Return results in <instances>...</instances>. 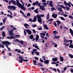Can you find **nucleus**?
Instances as JSON below:
<instances>
[{
    "label": "nucleus",
    "instance_id": "obj_1",
    "mask_svg": "<svg viewBox=\"0 0 73 73\" xmlns=\"http://www.w3.org/2000/svg\"><path fill=\"white\" fill-rule=\"evenodd\" d=\"M16 2L15 1L11 0V1H10L9 3L10 4L11 3H12L13 4L15 5H17V6H18L19 8H21V9H23V10H24V11H25V10L27 9L24 7L23 6V5L19 3V0H16Z\"/></svg>",
    "mask_w": 73,
    "mask_h": 73
},
{
    "label": "nucleus",
    "instance_id": "obj_2",
    "mask_svg": "<svg viewBox=\"0 0 73 73\" xmlns=\"http://www.w3.org/2000/svg\"><path fill=\"white\" fill-rule=\"evenodd\" d=\"M2 44L3 45H5V46L8 48L9 51V47H8V45H9V42L8 41H5L2 42Z\"/></svg>",
    "mask_w": 73,
    "mask_h": 73
},
{
    "label": "nucleus",
    "instance_id": "obj_3",
    "mask_svg": "<svg viewBox=\"0 0 73 73\" xmlns=\"http://www.w3.org/2000/svg\"><path fill=\"white\" fill-rule=\"evenodd\" d=\"M36 17L38 18V21L40 23V24L42 23V19L41 18L39 17H38V16L36 15Z\"/></svg>",
    "mask_w": 73,
    "mask_h": 73
},
{
    "label": "nucleus",
    "instance_id": "obj_4",
    "mask_svg": "<svg viewBox=\"0 0 73 73\" xmlns=\"http://www.w3.org/2000/svg\"><path fill=\"white\" fill-rule=\"evenodd\" d=\"M16 8V7L14 6H9V9H12V10H14Z\"/></svg>",
    "mask_w": 73,
    "mask_h": 73
},
{
    "label": "nucleus",
    "instance_id": "obj_5",
    "mask_svg": "<svg viewBox=\"0 0 73 73\" xmlns=\"http://www.w3.org/2000/svg\"><path fill=\"white\" fill-rule=\"evenodd\" d=\"M23 57L20 56L19 57V58H20L19 60V63H22L23 62V60H24V59L23 58Z\"/></svg>",
    "mask_w": 73,
    "mask_h": 73
},
{
    "label": "nucleus",
    "instance_id": "obj_6",
    "mask_svg": "<svg viewBox=\"0 0 73 73\" xmlns=\"http://www.w3.org/2000/svg\"><path fill=\"white\" fill-rule=\"evenodd\" d=\"M14 30H16V28L15 27H13V29H11V30L10 31V35H13V32Z\"/></svg>",
    "mask_w": 73,
    "mask_h": 73
},
{
    "label": "nucleus",
    "instance_id": "obj_7",
    "mask_svg": "<svg viewBox=\"0 0 73 73\" xmlns=\"http://www.w3.org/2000/svg\"><path fill=\"white\" fill-rule=\"evenodd\" d=\"M73 41L72 40H67L66 39H64V42H70V43H72V42Z\"/></svg>",
    "mask_w": 73,
    "mask_h": 73
},
{
    "label": "nucleus",
    "instance_id": "obj_8",
    "mask_svg": "<svg viewBox=\"0 0 73 73\" xmlns=\"http://www.w3.org/2000/svg\"><path fill=\"white\" fill-rule=\"evenodd\" d=\"M49 5L51 7H53L54 6L53 5V1H51L49 2Z\"/></svg>",
    "mask_w": 73,
    "mask_h": 73
},
{
    "label": "nucleus",
    "instance_id": "obj_9",
    "mask_svg": "<svg viewBox=\"0 0 73 73\" xmlns=\"http://www.w3.org/2000/svg\"><path fill=\"white\" fill-rule=\"evenodd\" d=\"M64 4L65 5H68L69 7H71V5H70V4L69 3H66V1H64Z\"/></svg>",
    "mask_w": 73,
    "mask_h": 73
},
{
    "label": "nucleus",
    "instance_id": "obj_10",
    "mask_svg": "<svg viewBox=\"0 0 73 73\" xmlns=\"http://www.w3.org/2000/svg\"><path fill=\"white\" fill-rule=\"evenodd\" d=\"M39 9H41L42 11L45 10V7H44V6L43 5H40V7Z\"/></svg>",
    "mask_w": 73,
    "mask_h": 73
},
{
    "label": "nucleus",
    "instance_id": "obj_11",
    "mask_svg": "<svg viewBox=\"0 0 73 73\" xmlns=\"http://www.w3.org/2000/svg\"><path fill=\"white\" fill-rule=\"evenodd\" d=\"M26 31L28 33V34H29V35H31V33H32V31H31L29 29L26 30Z\"/></svg>",
    "mask_w": 73,
    "mask_h": 73
},
{
    "label": "nucleus",
    "instance_id": "obj_12",
    "mask_svg": "<svg viewBox=\"0 0 73 73\" xmlns=\"http://www.w3.org/2000/svg\"><path fill=\"white\" fill-rule=\"evenodd\" d=\"M37 17L36 16H35L33 18V22L35 23V22H36L37 21Z\"/></svg>",
    "mask_w": 73,
    "mask_h": 73
},
{
    "label": "nucleus",
    "instance_id": "obj_13",
    "mask_svg": "<svg viewBox=\"0 0 73 73\" xmlns=\"http://www.w3.org/2000/svg\"><path fill=\"white\" fill-rule=\"evenodd\" d=\"M36 16H38L39 17H40V18H41V17H44V15L41 14L40 15H37Z\"/></svg>",
    "mask_w": 73,
    "mask_h": 73
},
{
    "label": "nucleus",
    "instance_id": "obj_14",
    "mask_svg": "<svg viewBox=\"0 0 73 73\" xmlns=\"http://www.w3.org/2000/svg\"><path fill=\"white\" fill-rule=\"evenodd\" d=\"M58 7V10L60 12H62V8L61 7Z\"/></svg>",
    "mask_w": 73,
    "mask_h": 73
},
{
    "label": "nucleus",
    "instance_id": "obj_15",
    "mask_svg": "<svg viewBox=\"0 0 73 73\" xmlns=\"http://www.w3.org/2000/svg\"><path fill=\"white\" fill-rule=\"evenodd\" d=\"M56 22L58 23V24H57V25L58 26V27L59 26V25L61 24V22L60 21L58 20H57L56 21Z\"/></svg>",
    "mask_w": 73,
    "mask_h": 73
},
{
    "label": "nucleus",
    "instance_id": "obj_16",
    "mask_svg": "<svg viewBox=\"0 0 73 73\" xmlns=\"http://www.w3.org/2000/svg\"><path fill=\"white\" fill-rule=\"evenodd\" d=\"M52 16V17H53L54 18H56V17H57V14H55L54 13Z\"/></svg>",
    "mask_w": 73,
    "mask_h": 73
},
{
    "label": "nucleus",
    "instance_id": "obj_17",
    "mask_svg": "<svg viewBox=\"0 0 73 73\" xmlns=\"http://www.w3.org/2000/svg\"><path fill=\"white\" fill-rule=\"evenodd\" d=\"M38 38H39V36H38V35H36V38H35V40L38 41Z\"/></svg>",
    "mask_w": 73,
    "mask_h": 73
},
{
    "label": "nucleus",
    "instance_id": "obj_18",
    "mask_svg": "<svg viewBox=\"0 0 73 73\" xmlns=\"http://www.w3.org/2000/svg\"><path fill=\"white\" fill-rule=\"evenodd\" d=\"M52 61H57V60H58V59H57V58H53L52 59Z\"/></svg>",
    "mask_w": 73,
    "mask_h": 73
},
{
    "label": "nucleus",
    "instance_id": "obj_19",
    "mask_svg": "<svg viewBox=\"0 0 73 73\" xmlns=\"http://www.w3.org/2000/svg\"><path fill=\"white\" fill-rule=\"evenodd\" d=\"M33 47H35V48L37 49L38 50H40V49H39V48H38V46H36L35 45H34V44H33Z\"/></svg>",
    "mask_w": 73,
    "mask_h": 73
},
{
    "label": "nucleus",
    "instance_id": "obj_20",
    "mask_svg": "<svg viewBox=\"0 0 73 73\" xmlns=\"http://www.w3.org/2000/svg\"><path fill=\"white\" fill-rule=\"evenodd\" d=\"M44 28H45V29H47V30H48V29H49V28L48 27H47V25H44Z\"/></svg>",
    "mask_w": 73,
    "mask_h": 73
},
{
    "label": "nucleus",
    "instance_id": "obj_21",
    "mask_svg": "<svg viewBox=\"0 0 73 73\" xmlns=\"http://www.w3.org/2000/svg\"><path fill=\"white\" fill-rule=\"evenodd\" d=\"M28 37L29 38H30V39H33V38L34 37V36H33V35H31L30 36H29Z\"/></svg>",
    "mask_w": 73,
    "mask_h": 73
},
{
    "label": "nucleus",
    "instance_id": "obj_22",
    "mask_svg": "<svg viewBox=\"0 0 73 73\" xmlns=\"http://www.w3.org/2000/svg\"><path fill=\"white\" fill-rule=\"evenodd\" d=\"M24 25L25 27L26 28H27V29H28V27H29V25L26 23Z\"/></svg>",
    "mask_w": 73,
    "mask_h": 73
},
{
    "label": "nucleus",
    "instance_id": "obj_23",
    "mask_svg": "<svg viewBox=\"0 0 73 73\" xmlns=\"http://www.w3.org/2000/svg\"><path fill=\"white\" fill-rule=\"evenodd\" d=\"M59 17V18H60L63 21H65L66 20L64 18V17Z\"/></svg>",
    "mask_w": 73,
    "mask_h": 73
},
{
    "label": "nucleus",
    "instance_id": "obj_24",
    "mask_svg": "<svg viewBox=\"0 0 73 73\" xmlns=\"http://www.w3.org/2000/svg\"><path fill=\"white\" fill-rule=\"evenodd\" d=\"M35 13H38V9H37L35 10L34 11Z\"/></svg>",
    "mask_w": 73,
    "mask_h": 73
},
{
    "label": "nucleus",
    "instance_id": "obj_25",
    "mask_svg": "<svg viewBox=\"0 0 73 73\" xmlns=\"http://www.w3.org/2000/svg\"><path fill=\"white\" fill-rule=\"evenodd\" d=\"M44 63L46 64H49V60H46L44 61Z\"/></svg>",
    "mask_w": 73,
    "mask_h": 73
},
{
    "label": "nucleus",
    "instance_id": "obj_26",
    "mask_svg": "<svg viewBox=\"0 0 73 73\" xmlns=\"http://www.w3.org/2000/svg\"><path fill=\"white\" fill-rule=\"evenodd\" d=\"M68 17L69 18V19H72V20H73V17L71 15H69L68 16Z\"/></svg>",
    "mask_w": 73,
    "mask_h": 73
},
{
    "label": "nucleus",
    "instance_id": "obj_27",
    "mask_svg": "<svg viewBox=\"0 0 73 73\" xmlns=\"http://www.w3.org/2000/svg\"><path fill=\"white\" fill-rule=\"evenodd\" d=\"M15 38H18V37H20V35H15Z\"/></svg>",
    "mask_w": 73,
    "mask_h": 73
},
{
    "label": "nucleus",
    "instance_id": "obj_28",
    "mask_svg": "<svg viewBox=\"0 0 73 73\" xmlns=\"http://www.w3.org/2000/svg\"><path fill=\"white\" fill-rule=\"evenodd\" d=\"M2 34L3 36L4 37H5V33H4V32H3L2 33Z\"/></svg>",
    "mask_w": 73,
    "mask_h": 73
},
{
    "label": "nucleus",
    "instance_id": "obj_29",
    "mask_svg": "<svg viewBox=\"0 0 73 73\" xmlns=\"http://www.w3.org/2000/svg\"><path fill=\"white\" fill-rule=\"evenodd\" d=\"M69 9H70V7H66V11H69Z\"/></svg>",
    "mask_w": 73,
    "mask_h": 73
},
{
    "label": "nucleus",
    "instance_id": "obj_30",
    "mask_svg": "<svg viewBox=\"0 0 73 73\" xmlns=\"http://www.w3.org/2000/svg\"><path fill=\"white\" fill-rule=\"evenodd\" d=\"M53 45L56 48L57 47V44H56L55 43H52Z\"/></svg>",
    "mask_w": 73,
    "mask_h": 73
},
{
    "label": "nucleus",
    "instance_id": "obj_31",
    "mask_svg": "<svg viewBox=\"0 0 73 73\" xmlns=\"http://www.w3.org/2000/svg\"><path fill=\"white\" fill-rule=\"evenodd\" d=\"M60 61H64V58H63V57L62 56H60Z\"/></svg>",
    "mask_w": 73,
    "mask_h": 73
},
{
    "label": "nucleus",
    "instance_id": "obj_32",
    "mask_svg": "<svg viewBox=\"0 0 73 73\" xmlns=\"http://www.w3.org/2000/svg\"><path fill=\"white\" fill-rule=\"evenodd\" d=\"M51 9L52 11H54L56 10V9L54 8V7H51Z\"/></svg>",
    "mask_w": 73,
    "mask_h": 73
},
{
    "label": "nucleus",
    "instance_id": "obj_33",
    "mask_svg": "<svg viewBox=\"0 0 73 73\" xmlns=\"http://www.w3.org/2000/svg\"><path fill=\"white\" fill-rule=\"evenodd\" d=\"M53 33L54 34H57V33H58V32L56 31H54L53 32Z\"/></svg>",
    "mask_w": 73,
    "mask_h": 73
},
{
    "label": "nucleus",
    "instance_id": "obj_34",
    "mask_svg": "<svg viewBox=\"0 0 73 73\" xmlns=\"http://www.w3.org/2000/svg\"><path fill=\"white\" fill-rule=\"evenodd\" d=\"M60 37V36H55V38L56 39H58V38H59Z\"/></svg>",
    "mask_w": 73,
    "mask_h": 73
},
{
    "label": "nucleus",
    "instance_id": "obj_35",
    "mask_svg": "<svg viewBox=\"0 0 73 73\" xmlns=\"http://www.w3.org/2000/svg\"><path fill=\"white\" fill-rule=\"evenodd\" d=\"M68 55L69 56V57H70L71 58H73V56L71 54H69Z\"/></svg>",
    "mask_w": 73,
    "mask_h": 73
},
{
    "label": "nucleus",
    "instance_id": "obj_36",
    "mask_svg": "<svg viewBox=\"0 0 73 73\" xmlns=\"http://www.w3.org/2000/svg\"><path fill=\"white\" fill-rule=\"evenodd\" d=\"M40 35H42V36H44L45 35V34L44 33H40Z\"/></svg>",
    "mask_w": 73,
    "mask_h": 73
},
{
    "label": "nucleus",
    "instance_id": "obj_37",
    "mask_svg": "<svg viewBox=\"0 0 73 73\" xmlns=\"http://www.w3.org/2000/svg\"><path fill=\"white\" fill-rule=\"evenodd\" d=\"M60 7L61 8H62L64 9H65V7L62 5H60Z\"/></svg>",
    "mask_w": 73,
    "mask_h": 73
},
{
    "label": "nucleus",
    "instance_id": "obj_38",
    "mask_svg": "<svg viewBox=\"0 0 73 73\" xmlns=\"http://www.w3.org/2000/svg\"><path fill=\"white\" fill-rule=\"evenodd\" d=\"M32 26L33 27V28H35V27H37V25H32Z\"/></svg>",
    "mask_w": 73,
    "mask_h": 73
},
{
    "label": "nucleus",
    "instance_id": "obj_39",
    "mask_svg": "<svg viewBox=\"0 0 73 73\" xmlns=\"http://www.w3.org/2000/svg\"><path fill=\"white\" fill-rule=\"evenodd\" d=\"M9 38L10 39H12V38H14L15 39V36H11L10 37H9Z\"/></svg>",
    "mask_w": 73,
    "mask_h": 73
},
{
    "label": "nucleus",
    "instance_id": "obj_40",
    "mask_svg": "<svg viewBox=\"0 0 73 73\" xmlns=\"http://www.w3.org/2000/svg\"><path fill=\"white\" fill-rule=\"evenodd\" d=\"M1 47L2 48H4V46L3 44H1L0 45V48Z\"/></svg>",
    "mask_w": 73,
    "mask_h": 73
},
{
    "label": "nucleus",
    "instance_id": "obj_41",
    "mask_svg": "<svg viewBox=\"0 0 73 73\" xmlns=\"http://www.w3.org/2000/svg\"><path fill=\"white\" fill-rule=\"evenodd\" d=\"M27 16L28 17H29L31 16V13H28L27 14Z\"/></svg>",
    "mask_w": 73,
    "mask_h": 73
},
{
    "label": "nucleus",
    "instance_id": "obj_42",
    "mask_svg": "<svg viewBox=\"0 0 73 73\" xmlns=\"http://www.w3.org/2000/svg\"><path fill=\"white\" fill-rule=\"evenodd\" d=\"M53 20V19H50L49 20H48V22H50V21H52Z\"/></svg>",
    "mask_w": 73,
    "mask_h": 73
},
{
    "label": "nucleus",
    "instance_id": "obj_43",
    "mask_svg": "<svg viewBox=\"0 0 73 73\" xmlns=\"http://www.w3.org/2000/svg\"><path fill=\"white\" fill-rule=\"evenodd\" d=\"M66 44L65 42L64 43V45L66 46H68V45H69V44Z\"/></svg>",
    "mask_w": 73,
    "mask_h": 73
},
{
    "label": "nucleus",
    "instance_id": "obj_44",
    "mask_svg": "<svg viewBox=\"0 0 73 73\" xmlns=\"http://www.w3.org/2000/svg\"><path fill=\"white\" fill-rule=\"evenodd\" d=\"M4 28V26L2 27L0 29V31L3 30V29Z\"/></svg>",
    "mask_w": 73,
    "mask_h": 73
},
{
    "label": "nucleus",
    "instance_id": "obj_45",
    "mask_svg": "<svg viewBox=\"0 0 73 73\" xmlns=\"http://www.w3.org/2000/svg\"><path fill=\"white\" fill-rule=\"evenodd\" d=\"M38 65H40V66H42V64H41V63H39L38 64Z\"/></svg>",
    "mask_w": 73,
    "mask_h": 73
},
{
    "label": "nucleus",
    "instance_id": "obj_46",
    "mask_svg": "<svg viewBox=\"0 0 73 73\" xmlns=\"http://www.w3.org/2000/svg\"><path fill=\"white\" fill-rule=\"evenodd\" d=\"M54 25H55V27H57V23H56V22H54Z\"/></svg>",
    "mask_w": 73,
    "mask_h": 73
},
{
    "label": "nucleus",
    "instance_id": "obj_47",
    "mask_svg": "<svg viewBox=\"0 0 73 73\" xmlns=\"http://www.w3.org/2000/svg\"><path fill=\"white\" fill-rule=\"evenodd\" d=\"M69 48H73V46L72 45H70L69 46Z\"/></svg>",
    "mask_w": 73,
    "mask_h": 73
},
{
    "label": "nucleus",
    "instance_id": "obj_48",
    "mask_svg": "<svg viewBox=\"0 0 73 73\" xmlns=\"http://www.w3.org/2000/svg\"><path fill=\"white\" fill-rule=\"evenodd\" d=\"M20 43H21V44H23L24 42H23V41L22 40H21L20 42Z\"/></svg>",
    "mask_w": 73,
    "mask_h": 73
},
{
    "label": "nucleus",
    "instance_id": "obj_49",
    "mask_svg": "<svg viewBox=\"0 0 73 73\" xmlns=\"http://www.w3.org/2000/svg\"><path fill=\"white\" fill-rule=\"evenodd\" d=\"M21 50L18 49L17 51V52L20 53H21Z\"/></svg>",
    "mask_w": 73,
    "mask_h": 73
},
{
    "label": "nucleus",
    "instance_id": "obj_50",
    "mask_svg": "<svg viewBox=\"0 0 73 73\" xmlns=\"http://www.w3.org/2000/svg\"><path fill=\"white\" fill-rule=\"evenodd\" d=\"M49 44L48 43H46V47H48V46H49Z\"/></svg>",
    "mask_w": 73,
    "mask_h": 73
},
{
    "label": "nucleus",
    "instance_id": "obj_51",
    "mask_svg": "<svg viewBox=\"0 0 73 73\" xmlns=\"http://www.w3.org/2000/svg\"><path fill=\"white\" fill-rule=\"evenodd\" d=\"M42 4H43V5H47V3H42Z\"/></svg>",
    "mask_w": 73,
    "mask_h": 73
},
{
    "label": "nucleus",
    "instance_id": "obj_52",
    "mask_svg": "<svg viewBox=\"0 0 73 73\" xmlns=\"http://www.w3.org/2000/svg\"><path fill=\"white\" fill-rule=\"evenodd\" d=\"M14 41H17L18 42H19V39H15L14 40Z\"/></svg>",
    "mask_w": 73,
    "mask_h": 73
},
{
    "label": "nucleus",
    "instance_id": "obj_53",
    "mask_svg": "<svg viewBox=\"0 0 73 73\" xmlns=\"http://www.w3.org/2000/svg\"><path fill=\"white\" fill-rule=\"evenodd\" d=\"M29 21H30L31 22H32V21H33V20H32V19H29Z\"/></svg>",
    "mask_w": 73,
    "mask_h": 73
},
{
    "label": "nucleus",
    "instance_id": "obj_54",
    "mask_svg": "<svg viewBox=\"0 0 73 73\" xmlns=\"http://www.w3.org/2000/svg\"><path fill=\"white\" fill-rule=\"evenodd\" d=\"M38 1H36L35 2V4L36 5H38Z\"/></svg>",
    "mask_w": 73,
    "mask_h": 73
},
{
    "label": "nucleus",
    "instance_id": "obj_55",
    "mask_svg": "<svg viewBox=\"0 0 73 73\" xmlns=\"http://www.w3.org/2000/svg\"><path fill=\"white\" fill-rule=\"evenodd\" d=\"M37 50L36 49H34L33 50V52H36Z\"/></svg>",
    "mask_w": 73,
    "mask_h": 73
},
{
    "label": "nucleus",
    "instance_id": "obj_56",
    "mask_svg": "<svg viewBox=\"0 0 73 73\" xmlns=\"http://www.w3.org/2000/svg\"><path fill=\"white\" fill-rule=\"evenodd\" d=\"M40 61L42 62H44V61H43V60H42L41 58H40Z\"/></svg>",
    "mask_w": 73,
    "mask_h": 73
},
{
    "label": "nucleus",
    "instance_id": "obj_57",
    "mask_svg": "<svg viewBox=\"0 0 73 73\" xmlns=\"http://www.w3.org/2000/svg\"><path fill=\"white\" fill-rule=\"evenodd\" d=\"M3 23H5V22L6 21V20H5V19H3Z\"/></svg>",
    "mask_w": 73,
    "mask_h": 73
},
{
    "label": "nucleus",
    "instance_id": "obj_58",
    "mask_svg": "<svg viewBox=\"0 0 73 73\" xmlns=\"http://www.w3.org/2000/svg\"><path fill=\"white\" fill-rule=\"evenodd\" d=\"M52 64H56V62H52L51 63Z\"/></svg>",
    "mask_w": 73,
    "mask_h": 73
},
{
    "label": "nucleus",
    "instance_id": "obj_59",
    "mask_svg": "<svg viewBox=\"0 0 73 73\" xmlns=\"http://www.w3.org/2000/svg\"><path fill=\"white\" fill-rule=\"evenodd\" d=\"M63 16H64V17H68V15H67L66 14H64L63 15Z\"/></svg>",
    "mask_w": 73,
    "mask_h": 73
},
{
    "label": "nucleus",
    "instance_id": "obj_60",
    "mask_svg": "<svg viewBox=\"0 0 73 73\" xmlns=\"http://www.w3.org/2000/svg\"><path fill=\"white\" fill-rule=\"evenodd\" d=\"M70 70L71 72L73 73V68H71L70 69Z\"/></svg>",
    "mask_w": 73,
    "mask_h": 73
},
{
    "label": "nucleus",
    "instance_id": "obj_61",
    "mask_svg": "<svg viewBox=\"0 0 73 73\" xmlns=\"http://www.w3.org/2000/svg\"><path fill=\"white\" fill-rule=\"evenodd\" d=\"M42 2L43 3H45L46 2V0H42Z\"/></svg>",
    "mask_w": 73,
    "mask_h": 73
},
{
    "label": "nucleus",
    "instance_id": "obj_62",
    "mask_svg": "<svg viewBox=\"0 0 73 73\" xmlns=\"http://www.w3.org/2000/svg\"><path fill=\"white\" fill-rule=\"evenodd\" d=\"M4 14V13L3 12H0V15H3Z\"/></svg>",
    "mask_w": 73,
    "mask_h": 73
},
{
    "label": "nucleus",
    "instance_id": "obj_63",
    "mask_svg": "<svg viewBox=\"0 0 73 73\" xmlns=\"http://www.w3.org/2000/svg\"><path fill=\"white\" fill-rule=\"evenodd\" d=\"M42 58H43V60H45V56H42Z\"/></svg>",
    "mask_w": 73,
    "mask_h": 73
},
{
    "label": "nucleus",
    "instance_id": "obj_64",
    "mask_svg": "<svg viewBox=\"0 0 73 73\" xmlns=\"http://www.w3.org/2000/svg\"><path fill=\"white\" fill-rule=\"evenodd\" d=\"M3 59H5V58H7V56H3Z\"/></svg>",
    "mask_w": 73,
    "mask_h": 73
}]
</instances>
